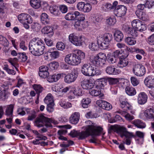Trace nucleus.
<instances>
[{
	"label": "nucleus",
	"instance_id": "nucleus-18",
	"mask_svg": "<svg viewBox=\"0 0 154 154\" xmlns=\"http://www.w3.org/2000/svg\"><path fill=\"white\" fill-rule=\"evenodd\" d=\"M147 96L144 92H140L138 95L137 97V102L139 104L143 105L147 102Z\"/></svg>",
	"mask_w": 154,
	"mask_h": 154
},
{
	"label": "nucleus",
	"instance_id": "nucleus-13",
	"mask_svg": "<svg viewBox=\"0 0 154 154\" xmlns=\"http://www.w3.org/2000/svg\"><path fill=\"white\" fill-rule=\"evenodd\" d=\"M126 7L124 5H119L114 11V14L117 16L122 17L124 16L127 11Z\"/></svg>",
	"mask_w": 154,
	"mask_h": 154
},
{
	"label": "nucleus",
	"instance_id": "nucleus-45",
	"mask_svg": "<svg viewBox=\"0 0 154 154\" xmlns=\"http://www.w3.org/2000/svg\"><path fill=\"white\" fill-rule=\"evenodd\" d=\"M60 106L65 109H68L72 107V104L69 102H66L64 101H61L59 102Z\"/></svg>",
	"mask_w": 154,
	"mask_h": 154
},
{
	"label": "nucleus",
	"instance_id": "nucleus-42",
	"mask_svg": "<svg viewBox=\"0 0 154 154\" xmlns=\"http://www.w3.org/2000/svg\"><path fill=\"white\" fill-rule=\"evenodd\" d=\"M7 9L6 4L4 3L3 0H0V13H5Z\"/></svg>",
	"mask_w": 154,
	"mask_h": 154
},
{
	"label": "nucleus",
	"instance_id": "nucleus-6",
	"mask_svg": "<svg viewBox=\"0 0 154 154\" xmlns=\"http://www.w3.org/2000/svg\"><path fill=\"white\" fill-rule=\"evenodd\" d=\"M87 123L89 125H88L91 136H98L102 132L103 128L100 126H98L90 121L88 120L87 122Z\"/></svg>",
	"mask_w": 154,
	"mask_h": 154
},
{
	"label": "nucleus",
	"instance_id": "nucleus-47",
	"mask_svg": "<svg viewBox=\"0 0 154 154\" xmlns=\"http://www.w3.org/2000/svg\"><path fill=\"white\" fill-rule=\"evenodd\" d=\"M97 104L103 109H106V102L102 100H99L96 102Z\"/></svg>",
	"mask_w": 154,
	"mask_h": 154
},
{
	"label": "nucleus",
	"instance_id": "nucleus-2",
	"mask_svg": "<svg viewBox=\"0 0 154 154\" xmlns=\"http://www.w3.org/2000/svg\"><path fill=\"white\" fill-rule=\"evenodd\" d=\"M85 57L84 53L80 50H77L76 53H71L66 55L65 61L70 65L75 66L79 64Z\"/></svg>",
	"mask_w": 154,
	"mask_h": 154
},
{
	"label": "nucleus",
	"instance_id": "nucleus-10",
	"mask_svg": "<svg viewBox=\"0 0 154 154\" xmlns=\"http://www.w3.org/2000/svg\"><path fill=\"white\" fill-rule=\"evenodd\" d=\"M134 73L136 75L141 76L146 72L145 67L142 64H137L134 66L133 69Z\"/></svg>",
	"mask_w": 154,
	"mask_h": 154
},
{
	"label": "nucleus",
	"instance_id": "nucleus-23",
	"mask_svg": "<svg viewBox=\"0 0 154 154\" xmlns=\"http://www.w3.org/2000/svg\"><path fill=\"white\" fill-rule=\"evenodd\" d=\"M25 110L27 114H29L27 118V119L28 121H32L36 117V113L35 110H30V109L28 108H26Z\"/></svg>",
	"mask_w": 154,
	"mask_h": 154
},
{
	"label": "nucleus",
	"instance_id": "nucleus-49",
	"mask_svg": "<svg viewBox=\"0 0 154 154\" xmlns=\"http://www.w3.org/2000/svg\"><path fill=\"white\" fill-rule=\"evenodd\" d=\"M59 65L58 63L56 61L52 62L49 64V66L52 70H54L57 69Z\"/></svg>",
	"mask_w": 154,
	"mask_h": 154
},
{
	"label": "nucleus",
	"instance_id": "nucleus-35",
	"mask_svg": "<svg viewBox=\"0 0 154 154\" xmlns=\"http://www.w3.org/2000/svg\"><path fill=\"white\" fill-rule=\"evenodd\" d=\"M30 4L31 6L35 9H38L41 6V2L39 0H30Z\"/></svg>",
	"mask_w": 154,
	"mask_h": 154
},
{
	"label": "nucleus",
	"instance_id": "nucleus-33",
	"mask_svg": "<svg viewBox=\"0 0 154 154\" xmlns=\"http://www.w3.org/2000/svg\"><path fill=\"white\" fill-rule=\"evenodd\" d=\"M14 107V104H11L8 105L5 111L6 115L9 116H12Z\"/></svg>",
	"mask_w": 154,
	"mask_h": 154
},
{
	"label": "nucleus",
	"instance_id": "nucleus-11",
	"mask_svg": "<svg viewBox=\"0 0 154 154\" xmlns=\"http://www.w3.org/2000/svg\"><path fill=\"white\" fill-rule=\"evenodd\" d=\"M122 29L126 32L130 34L133 37H137L138 35V31L135 28H131L128 24L123 25Z\"/></svg>",
	"mask_w": 154,
	"mask_h": 154
},
{
	"label": "nucleus",
	"instance_id": "nucleus-17",
	"mask_svg": "<svg viewBox=\"0 0 154 154\" xmlns=\"http://www.w3.org/2000/svg\"><path fill=\"white\" fill-rule=\"evenodd\" d=\"M39 75L41 77L45 78L49 75L48 68L47 66H42L39 67Z\"/></svg>",
	"mask_w": 154,
	"mask_h": 154
},
{
	"label": "nucleus",
	"instance_id": "nucleus-28",
	"mask_svg": "<svg viewBox=\"0 0 154 154\" xmlns=\"http://www.w3.org/2000/svg\"><path fill=\"white\" fill-rule=\"evenodd\" d=\"M132 124L138 128H144L146 125L145 123L139 119H136L132 122Z\"/></svg>",
	"mask_w": 154,
	"mask_h": 154
},
{
	"label": "nucleus",
	"instance_id": "nucleus-48",
	"mask_svg": "<svg viewBox=\"0 0 154 154\" xmlns=\"http://www.w3.org/2000/svg\"><path fill=\"white\" fill-rule=\"evenodd\" d=\"M144 4L146 8L150 9L154 5V1L152 0H146L145 1Z\"/></svg>",
	"mask_w": 154,
	"mask_h": 154
},
{
	"label": "nucleus",
	"instance_id": "nucleus-32",
	"mask_svg": "<svg viewBox=\"0 0 154 154\" xmlns=\"http://www.w3.org/2000/svg\"><path fill=\"white\" fill-rule=\"evenodd\" d=\"M114 36L115 39L117 42L121 41L123 38V33L121 31L119 30L115 31Z\"/></svg>",
	"mask_w": 154,
	"mask_h": 154
},
{
	"label": "nucleus",
	"instance_id": "nucleus-21",
	"mask_svg": "<svg viewBox=\"0 0 154 154\" xmlns=\"http://www.w3.org/2000/svg\"><path fill=\"white\" fill-rule=\"evenodd\" d=\"M120 106L122 108H127L128 110L131 109L132 106L127 102L125 98L123 97L120 98Z\"/></svg>",
	"mask_w": 154,
	"mask_h": 154
},
{
	"label": "nucleus",
	"instance_id": "nucleus-5",
	"mask_svg": "<svg viewBox=\"0 0 154 154\" xmlns=\"http://www.w3.org/2000/svg\"><path fill=\"white\" fill-rule=\"evenodd\" d=\"M106 55L105 53L100 52L91 60V63L95 66L103 67L106 63Z\"/></svg>",
	"mask_w": 154,
	"mask_h": 154
},
{
	"label": "nucleus",
	"instance_id": "nucleus-62",
	"mask_svg": "<svg viewBox=\"0 0 154 154\" xmlns=\"http://www.w3.org/2000/svg\"><path fill=\"white\" fill-rule=\"evenodd\" d=\"M24 107H21L18 108L17 110V114L22 116L25 115L26 113L24 110Z\"/></svg>",
	"mask_w": 154,
	"mask_h": 154
},
{
	"label": "nucleus",
	"instance_id": "nucleus-30",
	"mask_svg": "<svg viewBox=\"0 0 154 154\" xmlns=\"http://www.w3.org/2000/svg\"><path fill=\"white\" fill-rule=\"evenodd\" d=\"M74 15L75 16V19L78 21L83 22L85 20V16L84 14L80 13L78 11H75L74 12Z\"/></svg>",
	"mask_w": 154,
	"mask_h": 154
},
{
	"label": "nucleus",
	"instance_id": "nucleus-51",
	"mask_svg": "<svg viewBox=\"0 0 154 154\" xmlns=\"http://www.w3.org/2000/svg\"><path fill=\"white\" fill-rule=\"evenodd\" d=\"M73 93V94L76 96H79L81 95L82 91L81 89L77 88L72 87Z\"/></svg>",
	"mask_w": 154,
	"mask_h": 154
},
{
	"label": "nucleus",
	"instance_id": "nucleus-39",
	"mask_svg": "<svg viewBox=\"0 0 154 154\" xmlns=\"http://www.w3.org/2000/svg\"><path fill=\"white\" fill-rule=\"evenodd\" d=\"M74 26L76 29L80 30L82 29V27L84 28L85 27V26L83 24V22H82L77 20L75 22L74 24Z\"/></svg>",
	"mask_w": 154,
	"mask_h": 154
},
{
	"label": "nucleus",
	"instance_id": "nucleus-40",
	"mask_svg": "<svg viewBox=\"0 0 154 154\" xmlns=\"http://www.w3.org/2000/svg\"><path fill=\"white\" fill-rule=\"evenodd\" d=\"M44 101L46 104L54 103L53 97L51 94V93L48 94L44 99Z\"/></svg>",
	"mask_w": 154,
	"mask_h": 154
},
{
	"label": "nucleus",
	"instance_id": "nucleus-59",
	"mask_svg": "<svg viewBox=\"0 0 154 154\" xmlns=\"http://www.w3.org/2000/svg\"><path fill=\"white\" fill-rule=\"evenodd\" d=\"M97 41L99 48L101 49H106V42H102L99 40H97Z\"/></svg>",
	"mask_w": 154,
	"mask_h": 154
},
{
	"label": "nucleus",
	"instance_id": "nucleus-56",
	"mask_svg": "<svg viewBox=\"0 0 154 154\" xmlns=\"http://www.w3.org/2000/svg\"><path fill=\"white\" fill-rule=\"evenodd\" d=\"M131 81L134 86H136L139 83V80L134 77H131Z\"/></svg>",
	"mask_w": 154,
	"mask_h": 154
},
{
	"label": "nucleus",
	"instance_id": "nucleus-55",
	"mask_svg": "<svg viewBox=\"0 0 154 154\" xmlns=\"http://www.w3.org/2000/svg\"><path fill=\"white\" fill-rule=\"evenodd\" d=\"M47 104V106L46 109L47 111L49 112H53L54 110V102Z\"/></svg>",
	"mask_w": 154,
	"mask_h": 154
},
{
	"label": "nucleus",
	"instance_id": "nucleus-27",
	"mask_svg": "<svg viewBox=\"0 0 154 154\" xmlns=\"http://www.w3.org/2000/svg\"><path fill=\"white\" fill-rule=\"evenodd\" d=\"M126 93L129 96H132L136 94V91L135 88L132 86H127L125 89Z\"/></svg>",
	"mask_w": 154,
	"mask_h": 154
},
{
	"label": "nucleus",
	"instance_id": "nucleus-1",
	"mask_svg": "<svg viewBox=\"0 0 154 154\" xmlns=\"http://www.w3.org/2000/svg\"><path fill=\"white\" fill-rule=\"evenodd\" d=\"M45 48L44 41L38 38H33L29 44L30 52L35 56H39L43 54Z\"/></svg>",
	"mask_w": 154,
	"mask_h": 154
},
{
	"label": "nucleus",
	"instance_id": "nucleus-14",
	"mask_svg": "<svg viewBox=\"0 0 154 154\" xmlns=\"http://www.w3.org/2000/svg\"><path fill=\"white\" fill-rule=\"evenodd\" d=\"M78 75V72L75 70L72 72L71 73L67 74L65 77V82L68 83L74 82L77 79Z\"/></svg>",
	"mask_w": 154,
	"mask_h": 154
},
{
	"label": "nucleus",
	"instance_id": "nucleus-60",
	"mask_svg": "<svg viewBox=\"0 0 154 154\" xmlns=\"http://www.w3.org/2000/svg\"><path fill=\"white\" fill-rule=\"evenodd\" d=\"M125 117L126 119L129 121H131L134 119V116L131 115L130 114L126 112V113L124 114Z\"/></svg>",
	"mask_w": 154,
	"mask_h": 154
},
{
	"label": "nucleus",
	"instance_id": "nucleus-57",
	"mask_svg": "<svg viewBox=\"0 0 154 154\" xmlns=\"http://www.w3.org/2000/svg\"><path fill=\"white\" fill-rule=\"evenodd\" d=\"M56 47L59 50H63L64 49L65 46L63 42H59L57 43Z\"/></svg>",
	"mask_w": 154,
	"mask_h": 154
},
{
	"label": "nucleus",
	"instance_id": "nucleus-58",
	"mask_svg": "<svg viewBox=\"0 0 154 154\" xmlns=\"http://www.w3.org/2000/svg\"><path fill=\"white\" fill-rule=\"evenodd\" d=\"M58 7L56 6H53L50 7V11L51 13L54 15H56L57 14Z\"/></svg>",
	"mask_w": 154,
	"mask_h": 154
},
{
	"label": "nucleus",
	"instance_id": "nucleus-50",
	"mask_svg": "<svg viewBox=\"0 0 154 154\" xmlns=\"http://www.w3.org/2000/svg\"><path fill=\"white\" fill-rule=\"evenodd\" d=\"M48 53L49 54L51 57L53 58L56 59L59 57L60 54L57 51H55L53 52H48Z\"/></svg>",
	"mask_w": 154,
	"mask_h": 154
},
{
	"label": "nucleus",
	"instance_id": "nucleus-29",
	"mask_svg": "<svg viewBox=\"0 0 154 154\" xmlns=\"http://www.w3.org/2000/svg\"><path fill=\"white\" fill-rule=\"evenodd\" d=\"M33 88L35 90L36 94L38 95V99L39 98V94L42 93L43 90L44 88L40 85L34 84L33 85Z\"/></svg>",
	"mask_w": 154,
	"mask_h": 154
},
{
	"label": "nucleus",
	"instance_id": "nucleus-24",
	"mask_svg": "<svg viewBox=\"0 0 154 154\" xmlns=\"http://www.w3.org/2000/svg\"><path fill=\"white\" fill-rule=\"evenodd\" d=\"M121 70L119 69H116L114 66H108L106 68V73L112 75H116L119 74Z\"/></svg>",
	"mask_w": 154,
	"mask_h": 154
},
{
	"label": "nucleus",
	"instance_id": "nucleus-43",
	"mask_svg": "<svg viewBox=\"0 0 154 154\" xmlns=\"http://www.w3.org/2000/svg\"><path fill=\"white\" fill-rule=\"evenodd\" d=\"M63 88V87L61 86L55 85L52 87V89L53 91L56 92L57 94L59 96H60V94H61L62 88Z\"/></svg>",
	"mask_w": 154,
	"mask_h": 154
},
{
	"label": "nucleus",
	"instance_id": "nucleus-37",
	"mask_svg": "<svg viewBox=\"0 0 154 154\" xmlns=\"http://www.w3.org/2000/svg\"><path fill=\"white\" fill-rule=\"evenodd\" d=\"M91 102V99L88 98H83L81 101L82 105L84 108H87Z\"/></svg>",
	"mask_w": 154,
	"mask_h": 154
},
{
	"label": "nucleus",
	"instance_id": "nucleus-63",
	"mask_svg": "<svg viewBox=\"0 0 154 154\" xmlns=\"http://www.w3.org/2000/svg\"><path fill=\"white\" fill-rule=\"evenodd\" d=\"M147 42L150 45H154V34L148 38Z\"/></svg>",
	"mask_w": 154,
	"mask_h": 154
},
{
	"label": "nucleus",
	"instance_id": "nucleus-38",
	"mask_svg": "<svg viewBox=\"0 0 154 154\" xmlns=\"http://www.w3.org/2000/svg\"><path fill=\"white\" fill-rule=\"evenodd\" d=\"M99 89L95 88L89 90V94L92 96L96 97L98 96L101 94V91Z\"/></svg>",
	"mask_w": 154,
	"mask_h": 154
},
{
	"label": "nucleus",
	"instance_id": "nucleus-26",
	"mask_svg": "<svg viewBox=\"0 0 154 154\" xmlns=\"http://www.w3.org/2000/svg\"><path fill=\"white\" fill-rule=\"evenodd\" d=\"M144 115L146 117L149 119L154 118V107L146 109Z\"/></svg>",
	"mask_w": 154,
	"mask_h": 154
},
{
	"label": "nucleus",
	"instance_id": "nucleus-34",
	"mask_svg": "<svg viewBox=\"0 0 154 154\" xmlns=\"http://www.w3.org/2000/svg\"><path fill=\"white\" fill-rule=\"evenodd\" d=\"M128 61L125 59L120 58L119 61L117 64L118 67L120 68H123L126 66L128 64Z\"/></svg>",
	"mask_w": 154,
	"mask_h": 154
},
{
	"label": "nucleus",
	"instance_id": "nucleus-12",
	"mask_svg": "<svg viewBox=\"0 0 154 154\" xmlns=\"http://www.w3.org/2000/svg\"><path fill=\"white\" fill-rule=\"evenodd\" d=\"M18 19L19 21L22 23L31 24L32 23L31 17L27 14H21L18 15Z\"/></svg>",
	"mask_w": 154,
	"mask_h": 154
},
{
	"label": "nucleus",
	"instance_id": "nucleus-25",
	"mask_svg": "<svg viewBox=\"0 0 154 154\" xmlns=\"http://www.w3.org/2000/svg\"><path fill=\"white\" fill-rule=\"evenodd\" d=\"M42 33L45 34H50L51 36L54 34L53 27L50 26H47L44 27L42 29Z\"/></svg>",
	"mask_w": 154,
	"mask_h": 154
},
{
	"label": "nucleus",
	"instance_id": "nucleus-36",
	"mask_svg": "<svg viewBox=\"0 0 154 154\" xmlns=\"http://www.w3.org/2000/svg\"><path fill=\"white\" fill-rule=\"evenodd\" d=\"M125 42L128 45H133L136 43L135 38L133 37H128L125 39Z\"/></svg>",
	"mask_w": 154,
	"mask_h": 154
},
{
	"label": "nucleus",
	"instance_id": "nucleus-44",
	"mask_svg": "<svg viewBox=\"0 0 154 154\" xmlns=\"http://www.w3.org/2000/svg\"><path fill=\"white\" fill-rule=\"evenodd\" d=\"M89 48L91 50L93 51L98 50L99 49L97 42L95 43L92 42L89 45Z\"/></svg>",
	"mask_w": 154,
	"mask_h": 154
},
{
	"label": "nucleus",
	"instance_id": "nucleus-54",
	"mask_svg": "<svg viewBox=\"0 0 154 154\" xmlns=\"http://www.w3.org/2000/svg\"><path fill=\"white\" fill-rule=\"evenodd\" d=\"M75 16L74 14L68 13L65 16V18L67 20H73L75 19Z\"/></svg>",
	"mask_w": 154,
	"mask_h": 154
},
{
	"label": "nucleus",
	"instance_id": "nucleus-8",
	"mask_svg": "<svg viewBox=\"0 0 154 154\" xmlns=\"http://www.w3.org/2000/svg\"><path fill=\"white\" fill-rule=\"evenodd\" d=\"M131 25L134 28L137 29L139 31H143L146 29V25L139 19H135L131 22Z\"/></svg>",
	"mask_w": 154,
	"mask_h": 154
},
{
	"label": "nucleus",
	"instance_id": "nucleus-53",
	"mask_svg": "<svg viewBox=\"0 0 154 154\" xmlns=\"http://www.w3.org/2000/svg\"><path fill=\"white\" fill-rule=\"evenodd\" d=\"M91 6L90 4H85L82 11L85 13L91 11Z\"/></svg>",
	"mask_w": 154,
	"mask_h": 154
},
{
	"label": "nucleus",
	"instance_id": "nucleus-22",
	"mask_svg": "<svg viewBox=\"0 0 154 154\" xmlns=\"http://www.w3.org/2000/svg\"><path fill=\"white\" fill-rule=\"evenodd\" d=\"M136 14L138 17L143 21H146L149 19L148 16L145 11H136Z\"/></svg>",
	"mask_w": 154,
	"mask_h": 154
},
{
	"label": "nucleus",
	"instance_id": "nucleus-4",
	"mask_svg": "<svg viewBox=\"0 0 154 154\" xmlns=\"http://www.w3.org/2000/svg\"><path fill=\"white\" fill-rule=\"evenodd\" d=\"M81 71L84 75L88 76L98 75L101 74V71L87 64H85L82 66Z\"/></svg>",
	"mask_w": 154,
	"mask_h": 154
},
{
	"label": "nucleus",
	"instance_id": "nucleus-20",
	"mask_svg": "<svg viewBox=\"0 0 154 154\" xmlns=\"http://www.w3.org/2000/svg\"><path fill=\"white\" fill-rule=\"evenodd\" d=\"M79 139L82 140L91 136V133L88 125L86 126L85 131L79 132Z\"/></svg>",
	"mask_w": 154,
	"mask_h": 154
},
{
	"label": "nucleus",
	"instance_id": "nucleus-52",
	"mask_svg": "<svg viewBox=\"0 0 154 154\" xmlns=\"http://www.w3.org/2000/svg\"><path fill=\"white\" fill-rule=\"evenodd\" d=\"M116 22V19L113 17H110L106 19V23L109 25H114Z\"/></svg>",
	"mask_w": 154,
	"mask_h": 154
},
{
	"label": "nucleus",
	"instance_id": "nucleus-41",
	"mask_svg": "<svg viewBox=\"0 0 154 154\" xmlns=\"http://www.w3.org/2000/svg\"><path fill=\"white\" fill-rule=\"evenodd\" d=\"M105 79L104 78H102L100 79L98 85L96 86V88L98 89H100L103 88L105 85Z\"/></svg>",
	"mask_w": 154,
	"mask_h": 154
},
{
	"label": "nucleus",
	"instance_id": "nucleus-7",
	"mask_svg": "<svg viewBox=\"0 0 154 154\" xmlns=\"http://www.w3.org/2000/svg\"><path fill=\"white\" fill-rule=\"evenodd\" d=\"M127 129L123 126L119 125H111L108 129V133H111L112 131L116 132L119 135L122 137H123V135Z\"/></svg>",
	"mask_w": 154,
	"mask_h": 154
},
{
	"label": "nucleus",
	"instance_id": "nucleus-31",
	"mask_svg": "<svg viewBox=\"0 0 154 154\" xmlns=\"http://www.w3.org/2000/svg\"><path fill=\"white\" fill-rule=\"evenodd\" d=\"M41 20L42 23L45 25L49 24L50 23L48 16L45 13H42L41 15Z\"/></svg>",
	"mask_w": 154,
	"mask_h": 154
},
{
	"label": "nucleus",
	"instance_id": "nucleus-61",
	"mask_svg": "<svg viewBox=\"0 0 154 154\" xmlns=\"http://www.w3.org/2000/svg\"><path fill=\"white\" fill-rule=\"evenodd\" d=\"M85 4V3L82 2H79L77 5V8L80 11H82L83 9Z\"/></svg>",
	"mask_w": 154,
	"mask_h": 154
},
{
	"label": "nucleus",
	"instance_id": "nucleus-46",
	"mask_svg": "<svg viewBox=\"0 0 154 154\" xmlns=\"http://www.w3.org/2000/svg\"><path fill=\"white\" fill-rule=\"evenodd\" d=\"M106 80L108 81L109 84L110 85L116 84L119 82V79L112 78H107Z\"/></svg>",
	"mask_w": 154,
	"mask_h": 154
},
{
	"label": "nucleus",
	"instance_id": "nucleus-64",
	"mask_svg": "<svg viewBox=\"0 0 154 154\" xmlns=\"http://www.w3.org/2000/svg\"><path fill=\"white\" fill-rule=\"evenodd\" d=\"M47 77V81L50 82H57L55 75H50Z\"/></svg>",
	"mask_w": 154,
	"mask_h": 154
},
{
	"label": "nucleus",
	"instance_id": "nucleus-15",
	"mask_svg": "<svg viewBox=\"0 0 154 154\" xmlns=\"http://www.w3.org/2000/svg\"><path fill=\"white\" fill-rule=\"evenodd\" d=\"M144 83L146 86L149 88H154V77L151 76H148L144 79Z\"/></svg>",
	"mask_w": 154,
	"mask_h": 154
},
{
	"label": "nucleus",
	"instance_id": "nucleus-9",
	"mask_svg": "<svg viewBox=\"0 0 154 154\" xmlns=\"http://www.w3.org/2000/svg\"><path fill=\"white\" fill-rule=\"evenodd\" d=\"M69 41L76 46H80L82 45L83 41L81 36H78L74 33H72L69 35Z\"/></svg>",
	"mask_w": 154,
	"mask_h": 154
},
{
	"label": "nucleus",
	"instance_id": "nucleus-3",
	"mask_svg": "<svg viewBox=\"0 0 154 154\" xmlns=\"http://www.w3.org/2000/svg\"><path fill=\"white\" fill-rule=\"evenodd\" d=\"M35 125L38 127H43L45 125L47 127H52L51 123L56 124L57 122L52 119H49L43 115H40L37 118L35 121Z\"/></svg>",
	"mask_w": 154,
	"mask_h": 154
},
{
	"label": "nucleus",
	"instance_id": "nucleus-19",
	"mask_svg": "<svg viewBox=\"0 0 154 154\" xmlns=\"http://www.w3.org/2000/svg\"><path fill=\"white\" fill-rule=\"evenodd\" d=\"M80 116L79 112H75L71 115L69 119L70 122L73 124L76 125L79 122Z\"/></svg>",
	"mask_w": 154,
	"mask_h": 154
},
{
	"label": "nucleus",
	"instance_id": "nucleus-16",
	"mask_svg": "<svg viewBox=\"0 0 154 154\" xmlns=\"http://www.w3.org/2000/svg\"><path fill=\"white\" fill-rule=\"evenodd\" d=\"M94 83L91 80L85 79L81 82V86L85 89H90L94 86Z\"/></svg>",
	"mask_w": 154,
	"mask_h": 154
}]
</instances>
